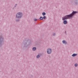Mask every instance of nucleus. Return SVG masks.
Wrapping results in <instances>:
<instances>
[{
    "label": "nucleus",
    "mask_w": 78,
    "mask_h": 78,
    "mask_svg": "<svg viewBox=\"0 0 78 78\" xmlns=\"http://www.w3.org/2000/svg\"><path fill=\"white\" fill-rule=\"evenodd\" d=\"M78 12V11L73 10V12L71 13L69 15H66L63 17H62V20H63V23L65 25L67 24L68 22L66 20H67V19H72L73 18V17L75 16V15L76 14H77Z\"/></svg>",
    "instance_id": "obj_1"
},
{
    "label": "nucleus",
    "mask_w": 78,
    "mask_h": 78,
    "mask_svg": "<svg viewBox=\"0 0 78 78\" xmlns=\"http://www.w3.org/2000/svg\"><path fill=\"white\" fill-rule=\"evenodd\" d=\"M31 44V40L27 38L25 39V41H23L21 45V47L23 49H24L25 47H28Z\"/></svg>",
    "instance_id": "obj_2"
},
{
    "label": "nucleus",
    "mask_w": 78,
    "mask_h": 78,
    "mask_svg": "<svg viewBox=\"0 0 78 78\" xmlns=\"http://www.w3.org/2000/svg\"><path fill=\"white\" fill-rule=\"evenodd\" d=\"M22 16H23V13L21 12H19L17 13L16 17L17 19H21Z\"/></svg>",
    "instance_id": "obj_3"
},
{
    "label": "nucleus",
    "mask_w": 78,
    "mask_h": 78,
    "mask_svg": "<svg viewBox=\"0 0 78 78\" xmlns=\"http://www.w3.org/2000/svg\"><path fill=\"white\" fill-rule=\"evenodd\" d=\"M3 42H4V38L2 36H0V47L2 45Z\"/></svg>",
    "instance_id": "obj_4"
},
{
    "label": "nucleus",
    "mask_w": 78,
    "mask_h": 78,
    "mask_svg": "<svg viewBox=\"0 0 78 78\" xmlns=\"http://www.w3.org/2000/svg\"><path fill=\"white\" fill-rule=\"evenodd\" d=\"M47 53L48 54H51L52 53V50L51 48H49L47 49Z\"/></svg>",
    "instance_id": "obj_5"
},
{
    "label": "nucleus",
    "mask_w": 78,
    "mask_h": 78,
    "mask_svg": "<svg viewBox=\"0 0 78 78\" xmlns=\"http://www.w3.org/2000/svg\"><path fill=\"white\" fill-rule=\"evenodd\" d=\"M73 4L74 5H75V6L78 5V0H74Z\"/></svg>",
    "instance_id": "obj_6"
},
{
    "label": "nucleus",
    "mask_w": 78,
    "mask_h": 78,
    "mask_svg": "<svg viewBox=\"0 0 78 78\" xmlns=\"http://www.w3.org/2000/svg\"><path fill=\"white\" fill-rule=\"evenodd\" d=\"M77 55H78V54H75V53H74L73 54L72 56L73 57H75V56H77Z\"/></svg>",
    "instance_id": "obj_7"
},
{
    "label": "nucleus",
    "mask_w": 78,
    "mask_h": 78,
    "mask_svg": "<svg viewBox=\"0 0 78 78\" xmlns=\"http://www.w3.org/2000/svg\"><path fill=\"white\" fill-rule=\"evenodd\" d=\"M62 42L63 44H67V42H66V41L65 40H63L62 41Z\"/></svg>",
    "instance_id": "obj_8"
},
{
    "label": "nucleus",
    "mask_w": 78,
    "mask_h": 78,
    "mask_svg": "<svg viewBox=\"0 0 78 78\" xmlns=\"http://www.w3.org/2000/svg\"><path fill=\"white\" fill-rule=\"evenodd\" d=\"M32 50L33 51H35V50H36V48L35 47H33L32 48Z\"/></svg>",
    "instance_id": "obj_9"
},
{
    "label": "nucleus",
    "mask_w": 78,
    "mask_h": 78,
    "mask_svg": "<svg viewBox=\"0 0 78 78\" xmlns=\"http://www.w3.org/2000/svg\"><path fill=\"white\" fill-rule=\"evenodd\" d=\"M42 14L43 16H44L46 15V13L45 12H43L42 13Z\"/></svg>",
    "instance_id": "obj_10"
},
{
    "label": "nucleus",
    "mask_w": 78,
    "mask_h": 78,
    "mask_svg": "<svg viewBox=\"0 0 78 78\" xmlns=\"http://www.w3.org/2000/svg\"><path fill=\"white\" fill-rule=\"evenodd\" d=\"M39 20H43V17H42V16H40L39 18Z\"/></svg>",
    "instance_id": "obj_11"
},
{
    "label": "nucleus",
    "mask_w": 78,
    "mask_h": 78,
    "mask_svg": "<svg viewBox=\"0 0 78 78\" xmlns=\"http://www.w3.org/2000/svg\"><path fill=\"white\" fill-rule=\"evenodd\" d=\"M16 22H20V19H17L16 20Z\"/></svg>",
    "instance_id": "obj_12"
},
{
    "label": "nucleus",
    "mask_w": 78,
    "mask_h": 78,
    "mask_svg": "<svg viewBox=\"0 0 78 78\" xmlns=\"http://www.w3.org/2000/svg\"><path fill=\"white\" fill-rule=\"evenodd\" d=\"M36 58H40V56L39 54L37 55Z\"/></svg>",
    "instance_id": "obj_13"
},
{
    "label": "nucleus",
    "mask_w": 78,
    "mask_h": 78,
    "mask_svg": "<svg viewBox=\"0 0 78 78\" xmlns=\"http://www.w3.org/2000/svg\"><path fill=\"white\" fill-rule=\"evenodd\" d=\"M74 66L75 67H77L78 66V64L77 63H75L74 65Z\"/></svg>",
    "instance_id": "obj_14"
},
{
    "label": "nucleus",
    "mask_w": 78,
    "mask_h": 78,
    "mask_svg": "<svg viewBox=\"0 0 78 78\" xmlns=\"http://www.w3.org/2000/svg\"><path fill=\"white\" fill-rule=\"evenodd\" d=\"M43 19H46V16H43Z\"/></svg>",
    "instance_id": "obj_15"
},
{
    "label": "nucleus",
    "mask_w": 78,
    "mask_h": 78,
    "mask_svg": "<svg viewBox=\"0 0 78 78\" xmlns=\"http://www.w3.org/2000/svg\"><path fill=\"white\" fill-rule=\"evenodd\" d=\"M38 55H39L40 57V56H42V54H41V53L39 54Z\"/></svg>",
    "instance_id": "obj_16"
},
{
    "label": "nucleus",
    "mask_w": 78,
    "mask_h": 78,
    "mask_svg": "<svg viewBox=\"0 0 78 78\" xmlns=\"http://www.w3.org/2000/svg\"><path fill=\"white\" fill-rule=\"evenodd\" d=\"M34 21H36H36H37V19H34Z\"/></svg>",
    "instance_id": "obj_17"
},
{
    "label": "nucleus",
    "mask_w": 78,
    "mask_h": 78,
    "mask_svg": "<svg viewBox=\"0 0 78 78\" xmlns=\"http://www.w3.org/2000/svg\"><path fill=\"white\" fill-rule=\"evenodd\" d=\"M52 34L53 36H55L56 35V33H53Z\"/></svg>",
    "instance_id": "obj_18"
},
{
    "label": "nucleus",
    "mask_w": 78,
    "mask_h": 78,
    "mask_svg": "<svg viewBox=\"0 0 78 78\" xmlns=\"http://www.w3.org/2000/svg\"><path fill=\"white\" fill-rule=\"evenodd\" d=\"M17 4H15V5L14 7L15 8H16V6H17Z\"/></svg>",
    "instance_id": "obj_19"
},
{
    "label": "nucleus",
    "mask_w": 78,
    "mask_h": 78,
    "mask_svg": "<svg viewBox=\"0 0 78 78\" xmlns=\"http://www.w3.org/2000/svg\"><path fill=\"white\" fill-rule=\"evenodd\" d=\"M31 77H33V75H31Z\"/></svg>",
    "instance_id": "obj_20"
},
{
    "label": "nucleus",
    "mask_w": 78,
    "mask_h": 78,
    "mask_svg": "<svg viewBox=\"0 0 78 78\" xmlns=\"http://www.w3.org/2000/svg\"><path fill=\"white\" fill-rule=\"evenodd\" d=\"M65 34H66V31H65Z\"/></svg>",
    "instance_id": "obj_21"
},
{
    "label": "nucleus",
    "mask_w": 78,
    "mask_h": 78,
    "mask_svg": "<svg viewBox=\"0 0 78 78\" xmlns=\"http://www.w3.org/2000/svg\"><path fill=\"white\" fill-rule=\"evenodd\" d=\"M14 8H15V7H13L12 8V9H14Z\"/></svg>",
    "instance_id": "obj_22"
}]
</instances>
